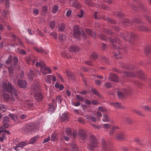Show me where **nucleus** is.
Returning <instances> with one entry per match:
<instances>
[{
  "label": "nucleus",
  "mask_w": 151,
  "mask_h": 151,
  "mask_svg": "<svg viewBox=\"0 0 151 151\" xmlns=\"http://www.w3.org/2000/svg\"><path fill=\"white\" fill-rule=\"evenodd\" d=\"M121 53L120 52H119L118 54L115 53L114 55V57L116 58L119 59L122 58V57L120 55Z\"/></svg>",
  "instance_id": "obj_57"
},
{
  "label": "nucleus",
  "mask_w": 151,
  "mask_h": 151,
  "mask_svg": "<svg viewBox=\"0 0 151 151\" xmlns=\"http://www.w3.org/2000/svg\"><path fill=\"white\" fill-rule=\"evenodd\" d=\"M62 100L61 98V96H58L56 97V102L60 104Z\"/></svg>",
  "instance_id": "obj_49"
},
{
  "label": "nucleus",
  "mask_w": 151,
  "mask_h": 151,
  "mask_svg": "<svg viewBox=\"0 0 151 151\" xmlns=\"http://www.w3.org/2000/svg\"><path fill=\"white\" fill-rule=\"evenodd\" d=\"M49 25L51 29H53L54 28L55 25V23L54 22H51L49 23Z\"/></svg>",
  "instance_id": "obj_61"
},
{
  "label": "nucleus",
  "mask_w": 151,
  "mask_h": 151,
  "mask_svg": "<svg viewBox=\"0 0 151 151\" xmlns=\"http://www.w3.org/2000/svg\"><path fill=\"white\" fill-rule=\"evenodd\" d=\"M66 73L69 79H73L75 76L73 73L68 70H66Z\"/></svg>",
  "instance_id": "obj_22"
},
{
  "label": "nucleus",
  "mask_w": 151,
  "mask_h": 151,
  "mask_svg": "<svg viewBox=\"0 0 151 151\" xmlns=\"http://www.w3.org/2000/svg\"><path fill=\"white\" fill-rule=\"evenodd\" d=\"M102 121L104 122H109V118L106 114H104L103 116Z\"/></svg>",
  "instance_id": "obj_35"
},
{
  "label": "nucleus",
  "mask_w": 151,
  "mask_h": 151,
  "mask_svg": "<svg viewBox=\"0 0 151 151\" xmlns=\"http://www.w3.org/2000/svg\"><path fill=\"white\" fill-rule=\"evenodd\" d=\"M99 37L102 40H107V38L105 35L101 34V33L99 35Z\"/></svg>",
  "instance_id": "obj_46"
},
{
  "label": "nucleus",
  "mask_w": 151,
  "mask_h": 151,
  "mask_svg": "<svg viewBox=\"0 0 151 151\" xmlns=\"http://www.w3.org/2000/svg\"><path fill=\"white\" fill-rule=\"evenodd\" d=\"M97 142L95 137L91 135L90 137V141L88 143L87 148L91 150H93L97 146Z\"/></svg>",
  "instance_id": "obj_7"
},
{
  "label": "nucleus",
  "mask_w": 151,
  "mask_h": 151,
  "mask_svg": "<svg viewBox=\"0 0 151 151\" xmlns=\"http://www.w3.org/2000/svg\"><path fill=\"white\" fill-rule=\"evenodd\" d=\"M58 9V6L57 5H55L52 8V12L54 14H55L57 11Z\"/></svg>",
  "instance_id": "obj_50"
},
{
  "label": "nucleus",
  "mask_w": 151,
  "mask_h": 151,
  "mask_svg": "<svg viewBox=\"0 0 151 151\" xmlns=\"http://www.w3.org/2000/svg\"><path fill=\"white\" fill-rule=\"evenodd\" d=\"M41 70L43 75H46L47 74L51 73V70L50 69L45 65L42 66Z\"/></svg>",
  "instance_id": "obj_11"
},
{
  "label": "nucleus",
  "mask_w": 151,
  "mask_h": 151,
  "mask_svg": "<svg viewBox=\"0 0 151 151\" xmlns=\"http://www.w3.org/2000/svg\"><path fill=\"white\" fill-rule=\"evenodd\" d=\"M9 116L14 122H17V118L15 115L14 114H10Z\"/></svg>",
  "instance_id": "obj_38"
},
{
  "label": "nucleus",
  "mask_w": 151,
  "mask_h": 151,
  "mask_svg": "<svg viewBox=\"0 0 151 151\" xmlns=\"http://www.w3.org/2000/svg\"><path fill=\"white\" fill-rule=\"evenodd\" d=\"M34 49L35 51L41 53V52H44L43 50L41 48H40L37 47H35Z\"/></svg>",
  "instance_id": "obj_59"
},
{
  "label": "nucleus",
  "mask_w": 151,
  "mask_h": 151,
  "mask_svg": "<svg viewBox=\"0 0 151 151\" xmlns=\"http://www.w3.org/2000/svg\"><path fill=\"white\" fill-rule=\"evenodd\" d=\"M66 132L67 135L70 137L71 136L72 131L70 128H67L66 129Z\"/></svg>",
  "instance_id": "obj_45"
},
{
  "label": "nucleus",
  "mask_w": 151,
  "mask_h": 151,
  "mask_svg": "<svg viewBox=\"0 0 151 151\" xmlns=\"http://www.w3.org/2000/svg\"><path fill=\"white\" fill-rule=\"evenodd\" d=\"M114 133L116 139L121 141H123L125 140V133L120 129L119 127L117 126H113L110 129L109 134L113 135Z\"/></svg>",
  "instance_id": "obj_2"
},
{
  "label": "nucleus",
  "mask_w": 151,
  "mask_h": 151,
  "mask_svg": "<svg viewBox=\"0 0 151 151\" xmlns=\"http://www.w3.org/2000/svg\"><path fill=\"white\" fill-rule=\"evenodd\" d=\"M27 76L31 80L32 78L35 76V74L32 70H30L29 72L27 75Z\"/></svg>",
  "instance_id": "obj_30"
},
{
  "label": "nucleus",
  "mask_w": 151,
  "mask_h": 151,
  "mask_svg": "<svg viewBox=\"0 0 151 151\" xmlns=\"http://www.w3.org/2000/svg\"><path fill=\"white\" fill-rule=\"evenodd\" d=\"M124 76L128 77H135L136 76H139L140 78L143 79L145 77V74L141 70H138L136 74L134 73H129L127 72H125L124 73Z\"/></svg>",
  "instance_id": "obj_8"
},
{
  "label": "nucleus",
  "mask_w": 151,
  "mask_h": 151,
  "mask_svg": "<svg viewBox=\"0 0 151 151\" xmlns=\"http://www.w3.org/2000/svg\"><path fill=\"white\" fill-rule=\"evenodd\" d=\"M78 134L80 137L82 139L84 140L86 139L87 137L86 133L82 129H80L79 132Z\"/></svg>",
  "instance_id": "obj_19"
},
{
  "label": "nucleus",
  "mask_w": 151,
  "mask_h": 151,
  "mask_svg": "<svg viewBox=\"0 0 151 151\" xmlns=\"http://www.w3.org/2000/svg\"><path fill=\"white\" fill-rule=\"evenodd\" d=\"M69 4L71 6L77 9H79L81 7V4L76 0H70Z\"/></svg>",
  "instance_id": "obj_14"
},
{
  "label": "nucleus",
  "mask_w": 151,
  "mask_h": 151,
  "mask_svg": "<svg viewBox=\"0 0 151 151\" xmlns=\"http://www.w3.org/2000/svg\"><path fill=\"white\" fill-rule=\"evenodd\" d=\"M57 139V135L55 133L52 134L51 135V140L52 141H55Z\"/></svg>",
  "instance_id": "obj_40"
},
{
  "label": "nucleus",
  "mask_w": 151,
  "mask_h": 151,
  "mask_svg": "<svg viewBox=\"0 0 151 151\" xmlns=\"http://www.w3.org/2000/svg\"><path fill=\"white\" fill-rule=\"evenodd\" d=\"M138 29L142 31L149 32L150 31L149 28L144 24H140L138 26Z\"/></svg>",
  "instance_id": "obj_16"
},
{
  "label": "nucleus",
  "mask_w": 151,
  "mask_h": 151,
  "mask_svg": "<svg viewBox=\"0 0 151 151\" xmlns=\"http://www.w3.org/2000/svg\"><path fill=\"white\" fill-rule=\"evenodd\" d=\"M103 30L104 32L106 34L110 35H112V32L110 29H106L105 28H104Z\"/></svg>",
  "instance_id": "obj_53"
},
{
  "label": "nucleus",
  "mask_w": 151,
  "mask_h": 151,
  "mask_svg": "<svg viewBox=\"0 0 151 151\" xmlns=\"http://www.w3.org/2000/svg\"><path fill=\"white\" fill-rule=\"evenodd\" d=\"M12 60V58L11 56H10L8 58L6 62V63L7 64H9L11 63Z\"/></svg>",
  "instance_id": "obj_51"
},
{
  "label": "nucleus",
  "mask_w": 151,
  "mask_h": 151,
  "mask_svg": "<svg viewBox=\"0 0 151 151\" xmlns=\"http://www.w3.org/2000/svg\"><path fill=\"white\" fill-rule=\"evenodd\" d=\"M85 117H86V119L88 120H91L94 122L96 121V119L95 117L92 116L91 115H90V116H89L88 115H86L85 116Z\"/></svg>",
  "instance_id": "obj_26"
},
{
  "label": "nucleus",
  "mask_w": 151,
  "mask_h": 151,
  "mask_svg": "<svg viewBox=\"0 0 151 151\" xmlns=\"http://www.w3.org/2000/svg\"><path fill=\"white\" fill-rule=\"evenodd\" d=\"M109 79L110 81L117 82L119 79L117 75L115 74H110L109 76Z\"/></svg>",
  "instance_id": "obj_18"
},
{
  "label": "nucleus",
  "mask_w": 151,
  "mask_h": 151,
  "mask_svg": "<svg viewBox=\"0 0 151 151\" xmlns=\"http://www.w3.org/2000/svg\"><path fill=\"white\" fill-rule=\"evenodd\" d=\"M59 29L60 31H62L65 29V25L64 24H61L58 25Z\"/></svg>",
  "instance_id": "obj_42"
},
{
  "label": "nucleus",
  "mask_w": 151,
  "mask_h": 151,
  "mask_svg": "<svg viewBox=\"0 0 151 151\" xmlns=\"http://www.w3.org/2000/svg\"><path fill=\"white\" fill-rule=\"evenodd\" d=\"M139 9L140 10H142L144 11L145 12L147 10V8L144 6V4L141 2L139 3Z\"/></svg>",
  "instance_id": "obj_28"
},
{
  "label": "nucleus",
  "mask_w": 151,
  "mask_h": 151,
  "mask_svg": "<svg viewBox=\"0 0 151 151\" xmlns=\"http://www.w3.org/2000/svg\"><path fill=\"white\" fill-rule=\"evenodd\" d=\"M145 50L147 55L149 53H151V47L149 46L145 48Z\"/></svg>",
  "instance_id": "obj_39"
},
{
  "label": "nucleus",
  "mask_w": 151,
  "mask_h": 151,
  "mask_svg": "<svg viewBox=\"0 0 151 151\" xmlns=\"http://www.w3.org/2000/svg\"><path fill=\"white\" fill-rule=\"evenodd\" d=\"M120 36L126 41L129 40V42L131 41L132 40H134L136 37V35L134 33L128 32L121 33Z\"/></svg>",
  "instance_id": "obj_6"
},
{
  "label": "nucleus",
  "mask_w": 151,
  "mask_h": 151,
  "mask_svg": "<svg viewBox=\"0 0 151 151\" xmlns=\"http://www.w3.org/2000/svg\"><path fill=\"white\" fill-rule=\"evenodd\" d=\"M94 17L95 19H99L101 18L102 19L106 20L112 24H114L115 23V21L114 20L111 19L110 18H105L104 17H100L99 15V13L97 12H96L94 13Z\"/></svg>",
  "instance_id": "obj_10"
},
{
  "label": "nucleus",
  "mask_w": 151,
  "mask_h": 151,
  "mask_svg": "<svg viewBox=\"0 0 151 151\" xmlns=\"http://www.w3.org/2000/svg\"><path fill=\"white\" fill-rule=\"evenodd\" d=\"M32 91L34 94L35 99L39 101L43 99V96L40 92V86L38 83H34L32 86Z\"/></svg>",
  "instance_id": "obj_3"
},
{
  "label": "nucleus",
  "mask_w": 151,
  "mask_h": 151,
  "mask_svg": "<svg viewBox=\"0 0 151 151\" xmlns=\"http://www.w3.org/2000/svg\"><path fill=\"white\" fill-rule=\"evenodd\" d=\"M109 40L114 48L118 49H120L119 47L115 45L114 44V43H115L116 44H119L120 43L119 40L118 38L116 37L115 38L114 40H113L112 38H110Z\"/></svg>",
  "instance_id": "obj_13"
},
{
  "label": "nucleus",
  "mask_w": 151,
  "mask_h": 151,
  "mask_svg": "<svg viewBox=\"0 0 151 151\" xmlns=\"http://www.w3.org/2000/svg\"><path fill=\"white\" fill-rule=\"evenodd\" d=\"M17 84L19 87L23 88H26L27 85V83L26 81L22 80H18L17 81Z\"/></svg>",
  "instance_id": "obj_15"
},
{
  "label": "nucleus",
  "mask_w": 151,
  "mask_h": 151,
  "mask_svg": "<svg viewBox=\"0 0 151 151\" xmlns=\"http://www.w3.org/2000/svg\"><path fill=\"white\" fill-rule=\"evenodd\" d=\"M110 104L117 109H123L124 107L121 105V103L118 102H111Z\"/></svg>",
  "instance_id": "obj_20"
},
{
  "label": "nucleus",
  "mask_w": 151,
  "mask_h": 151,
  "mask_svg": "<svg viewBox=\"0 0 151 151\" xmlns=\"http://www.w3.org/2000/svg\"><path fill=\"white\" fill-rule=\"evenodd\" d=\"M66 36L63 34H60L59 36V40L61 42L64 41L66 39Z\"/></svg>",
  "instance_id": "obj_33"
},
{
  "label": "nucleus",
  "mask_w": 151,
  "mask_h": 151,
  "mask_svg": "<svg viewBox=\"0 0 151 151\" xmlns=\"http://www.w3.org/2000/svg\"><path fill=\"white\" fill-rule=\"evenodd\" d=\"M34 105L33 102L29 100L26 101L24 103V107L26 108H32Z\"/></svg>",
  "instance_id": "obj_17"
},
{
  "label": "nucleus",
  "mask_w": 151,
  "mask_h": 151,
  "mask_svg": "<svg viewBox=\"0 0 151 151\" xmlns=\"http://www.w3.org/2000/svg\"><path fill=\"white\" fill-rule=\"evenodd\" d=\"M27 141H23L21 142L20 143L17 144V145L19 146V147L21 148H23L24 147L27 145Z\"/></svg>",
  "instance_id": "obj_34"
},
{
  "label": "nucleus",
  "mask_w": 151,
  "mask_h": 151,
  "mask_svg": "<svg viewBox=\"0 0 151 151\" xmlns=\"http://www.w3.org/2000/svg\"><path fill=\"white\" fill-rule=\"evenodd\" d=\"M49 107L48 109V110L50 111H53L55 109V107L52 105L51 104H50L49 105Z\"/></svg>",
  "instance_id": "obj_44"
},
{
  "label": "nucleus",
  "mask_w": 151,
  "mask_h": 151,
  "mask_svg": "<svg viewBox=\"0 0 151 151\" xmlns=\"http://www.w3.org/2000/svg\"><path fill=\"white\" fill-rule=\"evenodd\" d=\"M50 35L52 36L55 39L57 38V33L56 32H52L50 33Z\"/></svg>",
  "instance_id": "obj_47"
},
{
  "label": "nucleus",
  "mask_w": 151,
  "mask_h": 151,
  "mask_svg": "<svg viewBox=\"0 0 151 151\" xmlns=\"http://www.w3.org/2000/svg\"><path fill=\"white\" fill-rule=\"evenodd\" d=\"M0 109L4 112H5L6 110V108L4 105L1 104L0 105Z\"/></svg>",
  "instance_id": "obj_62"
},
{
  "label": "nucleus",
  "mask_w": 151,
  "mask_h": 151,
  "mask_svg": "<svg viewBox=\"0 0 151 151\" xmlns=\"http://www.w3.org/2000/svg\"><path fill=\"white\" fill-rule=\"evenodd\" d=\"M37 129V127L35 124L32 122L28 124L24 128L23 132L26 134L32 133Z\"/></svg>",
  "instance_id": "obj_4"
},
{
  "label": "nucleus",
  "mask_w": 151,
  "mask_h": 151,
  "mask_svg": "<svg viewBox=\"0 0 151 151\" xmlns=\"http://www.w3.org/2000/svg\"><path fill=\"white\" fill-rule=\"evenodd\" d=\"M92 91L94 94L98 96H100V94L97 91V90L96 89H92Z\"/></svg>",
  "instance_id": "obj_52"
},
{
  "label": "nucleus",
  "mask_w": 151,
  "mask_h": 151,
  "mask_svg": "<svg viewBox=\"0 0 151 151\" xmlns=\"http://www.w3.org/2000/svg\"><path fill=\"white\" fill-rule=\"evenodd\" d=\"M61 119L62 121L68 120V115L66 113L63 114L61 116Z\"/></svg>",
  "instance_id": "obj_31"
},
{
  "label": "nucleus",
  "mask_w": 151,
  "mask_h": 151,
  "mask_svg": "<svg viewBox=\"0 0 151 151\" xmlns=\"http://www.w3.org/2000/svg\"><path fill=\"white\" fill-rule=\"evenodd\" d=\"M98 109L100 111L102 112H106L107 111L106 109L103 106L99 107Z\"/></svg>",
  "instance_id": "obj_58"
},
{
  "label": "nucleus",
  "mask_w": 151,
  "mask_h": 151,
  "mask_svg": "<svg viewBox=\"0 0 151 151\" xmlns=\"http://www.w3.org/2000/svg\"><path fill=\"white\" fill-rule=\"evenodd\" d=\"M70 146L71 147L72 151H78L77 146L75 144H72Z\"/></svg>",
  "instance_id": "obj_36"
},
{
  "label": "nucleus",
  "mask_w": 151,
  "mask_h": 151,
  "mask_svg": "<svg viewBox=\"0 0 151 151\" xmlns=\"http://www.w3.org/2000/svg\"><path fill=\"white\" fill-rule=\"evenodd\" d=\"M2 85L4 90L7 92H10L12 96V97L10 98L9 96L7 93H4L3 96L5 101H8L10 99L11 101H16L15 99H18L16 90L10 83H9L7 84L5 82H4L3 83Z\"/></svg>",
  "instance_id": "obj_1"
},
{
  "label": "nucleus",
  "mask_w": 151,
  "mask_h": 151,
  "mask_svg": "<svg viewBox=\"0 0 151 151\" xmlns=\"http://www.w3.org/2000/svg\"><path fill=\"white\" fill-rule=\"evenodd\" d=\"M125 122L129 124H132V120L130 118L128 117L126 118Z\"/></svg>",
  "instance_id": "obj_48"
},
{
  "label": "nucleus",
  "mask_w": 151,
  "mask_h": 151,
  "mask_svg": "<svg viewBox=\"0 0 151 151\" xmlns=\"http://www.w3.org/2000/svg\"><path fill=\"white\" fill-rule=\"evenodd\" d=\"M79 50V48L75 45L71 46L69 47V50L72 52H78Z\"/></svg>",
  "instance_id": "obj_24"
},
{
  "label": "nucleus",
  "mask_w": 151,
  "mask_h": 151,
  "mask_svg": "<svg viewBox=\"0 0 151 151\" xmlns=\"http://www.w3.org/2000/svg\"><path fill=\"white\" fill-rule=\"evenodd\" d=\"M122 23L124 25L126 26L130 25L132 24V22L127 19H124Z\"/></svg>",
  "instance_id": "obj_25"
},
{
  "label": "nucleus",
  "mask_w": 151,
  "mask_h": 151,
  "mask_svg": "<svg viewBox=\"0 0 151 151\" xmlns=\"http://www.w3.org/2000/svg\"><path fill=\"white\" fill-rule=\"evenodd\" d=\"M132 93V88L129 87L127 89H125L122 91H118L117 92V95L119 99H123L125 95L128 94H130Z\"/></svg>",
  "instance_id": "obj_9"
},
{
  "label": "nucleus",
  "mask_w": 151,
  "mask_h": 151,
  "mask_svg": "<svg viewBox=\"0 0 151 151\" xmlns=\"http://www.w3.org/2000/svg\"><path fill=\"white\" fill-rule=\"evenodd\" d=\"M101 62H104L105 64H107L108 61L106 57L103 56L101 59Z\"/></svg>",
  "instance_id": "obj_55"
},
{
  "label": "nucleus",
  "mask_w": 151,
  "mask_h": 151,
  "mask_svg": "<svg viewBox=\"0 0 151 151\" xmlns=\"http://www.w3.org/2000/svg\"><path fill=\"white\" fill-rule=\"evenodd\" d=\"M84 12L83 10H81L80 11L77 13V16L79 18H81L83 16Z\"/></svg>",
  "instance_id": "obj_41"
},
{
  "label": "nucleus",
  "mask_w": 151,
  "mask_h": 151,
  "mask_svg": "<svg viewBox=\"0 0 151 151\" xmlns=\"http://www.w3.org/2000/svg\"><path fill=\"white\" fill-rule=\"evenodd\" d=\"M81 35H82L84 38L86 37V35L83 31L79 30V28L77 25H75L73 27V36L75 38L79 39Z\"/></svg>",
  "instance_id": "obj_5"
},
{
  "label": "nucleus",
  "mask_w": 151,
  "mask_h": 151,
  "mask_svg": "<svg viewBox=\"0 0 151 151\" xmlns=\"http://www.w3.org/2000/svg\"><path fill=\"white\" fill-rule=\"evenodd\" d=\"M9 121V117L7 116H5L3 118V125L1 128L2 129L8 128L9 127V125L8 123Z\"/></svg>",
  "instance_id": "obj_12"
},
{
  "label": "nucleus",
  "mask_w": 151,
  "mask_h": 151,
  "mask_svg": "<svg viewBox=\"0 0 151 151\" xmlns=\"http://www.w3.org/2000/svg\"><path fill=\"white\" fill-rule=\"evenodd\" d=\"M61 54L62 56L64 57L68 58H71V57L70 54L67 52H63L61 53Z\"/></svg>",
  "instance_id": "obj_27"
},
{
  "label": "nucleus",
  "mask_w": 151,
  "mask_h": 151,
  "mask_svg": "<svg viewBox=\"0 0 151 151\" xmlns=\"http://www.w3.org/2000/svg\"><path fill=\"white\" fill-rule=\"evenodd\" d=\"M52 78V75H49L47 76L45 79L46 82L48 83H51Z\"/></svg>",
  "instance_id": "obj_32"
},
{
  "label": "nucleus",
  "mask_w": 151,
  "mask_h": 151,
  "mask_svg": "<svg viewBox=\"0 0 151 151\" xmlns=\"http://www.w3.org/2000/svg\"><path fill=\"white\" fill-rule=\"evenodd\" d=\"M39 138V136L36 135L32 138L30 140V144H33L35 143Z\"/></svg>",
  "instance_id": "obj_29"
},
{
  "label": "nucleus",
  "mask_w": 151,
  "mask_h": 151,
  "mask_svg": "<svg viewBox=\"0 0 151 151\" xmlns=\"http://www.w3.org/2000/svg\"><path fill=\"white\" fill-rule=\"evenodd\" d=\"M134 83L135 84L136 86H137L139 88L141 87V86L142 85V83L138 81H134Z\"/></svg>",
  "instance_id": "obj_56"
},
{
  "label": "nucleus",
  "mask_w": 151,
  "mask_h": 151,
  "mask_svg": "<svg viewBox=\"0 0 151 151\" xmlns=\"http://www.w3.org/2000/svg\"><path fill=\"white\" fill-rule=\"evenodd\" d=\"M144 109L147 111H151V108L147 105L143 107Z\"/></svg>",
  "instance_id": "obj_60"
},
{
  "label": "nucleus",
  "mask_w": 151,
  "mask_h": 151,
  "mask_svg": "<svg viewBox=\"0 0 151 151\" xmlns=\"http://www.w3.org/2000/svg\"><path fill=\"white\" fill-rule=\"evenodd\" d=\"M47 7L46 6H44L43 7L42 9V12L43 13H46L47 11Z\"/></svg>",
  "instance_id": "obj_64"
},
{
  "label": "nucleus",
  "mask_w": 151,
  "mask_h": 151,
  "mask_svg": "<svg viewBox=\"0 0 151 151\" xmlns=\"http://www.w3.org/2000/svg\"><path fill=\"white\" fill-rule=\"evenodd\" d=\"M86 32L90 36H91L94 38H95L96 36V33H93L92 32L91 30L89 29H86Z\"/></svg>",
  "instance_id": "obj_23"
},
{
  "label": "nucleus",
  "mask_w": 151,
  "mask_h": 151,
  "mask_svg": "<svg viewBox=\"0 0 151 151\" xmlns=\"http://www.w3.org/2000/svg\"><path fill=\"white\" fill-rule=\"evenodd\" d=\"M17 52L18 53L22 54H26L25 51L21 49L20 48H18L17 50Z\"/></svg>",
  "instance_id": "obj_43"
},
{
  "label": "nucleus",
  "mask_w": 151,
  "mask_h": 151,
  "mask_svg": "<svg viewBox=\"0 0 151 151\" xmlns=\"http://www.w3.org/2000/svg\"><path fill=\"white\" fill-rule=\"evenodd\" d=\"M26 61L27 64L30 65L31 63H32V65H34L35 62V60L34 58L30 56H29L27 58Z\"/></svg>",
  "instance_id": "obj_21"
},
{
  "label": "nucleus",
  "mask_w": 151,
  "mask_h": 151,
  "mask_svg": "<svg viewBox=\"0 0 151 151\" xmlns=\"http://www.w3.org/2000/svg\"><path fill=\"white\" fill-rule=\"evenodd\" d=\"M83 1L85 3L90 6H93L94 5V4L93 2H91V0H83Z\"/></svg>",
  "instance_id": "obj_37"
},
{
  "label": "nucleus",
  "mask_w": 151,
  "mask_h": 151,
  "mask_svg": "<svg viewBox=\"0 0 151 151\" xmlns=\"http://www.w3.org/2000/svg\"><path fill=\"white\" fill-rule=\"evenodd\" d=\"M110 127V125L108 124H102V127L104 129H108Z\"/></svg>",
  "instance_id": "obj_54"
},
{
  "label": "nucleus",
  "mask_w": 151,
  "mask_h": 151,
  "mask_svg": "<svg viewBox=\"0 0 151 151\" xmlns=\"http://www.w3.org/2000/svg\"><path fill=\"white\" fill-rule=\"evenodd\" d=\"M91 58L93 59H96L98 58V55L96 53H93L91 55Z\"/></svg>",
  "instance_id": "obj_63"
}]
</instances>
